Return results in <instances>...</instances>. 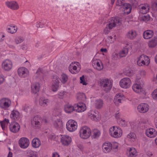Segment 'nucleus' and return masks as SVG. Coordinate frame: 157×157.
Listing matches in <instances>:
<instances>
[{
	"label": "nucleus",
	"instance_id": "1",
	"mask_svg": "<svg viewBox=\"0 0 157 157\" xmlns=\"http://www.w3.org/2000/svg\"><path fill=\"white\" fill-rule=\"evenodd\" d=\"M99 85L102 90L106 93L109 92L112 87L111 81L108 78H101L99 81Z\"/></svg>",
	"mask_w": 157,
	"mask_h": 157
},
{
	"label": "nucleus",
	"instance_id": "2",
	"mask_svg": "<svg viewBox=\"0 0 157 157\" xmlns=\"http://www.w3.org/2000/svg\"><path fill=\"white\" fill-rule=\"evenodd\" d=\"M110 135L114 138H118L121 137L122 134V131L119 127L113 126L109 130Z\"/></svg>",
	"mask_w": 157,
	"mask_h": 157
},
{
	"label": "nucleus",
	"instance_id": "3",
	"mask_svg": "<svg viewBox=\"0 0 157 157\" xmlns=\"http://www.w3.org/2000/svg\"><path fill=\"white\" fill-rule=\"evenodd\" d=\"M79 132L80 137L82 139H84L89 138L91 134L90 129L87 126L81 128Z\"/></svg>",
	"mask_w": 157,
	"mask_h": 157
},
{
	"label": "nucleus",
	"instance_id": "4",
	"mask_svg": "<svg viewBox=\"0 0 157 157\" xmlns=\"http://www.w3.org/2000/svg\"><path fill=\"white\" fill-rule=\"evenodd\" d=\"M121 21L118 17H112L110 19L109 23L107 25L106 28H108L109 29H111L117 25H120L121 24Z\"/></svg>",
	"mask_w": 157,
	"mask_h": 157
},
{
	"label": "nucleus",
	"instance_id": "5",
	"mask_svg": "<svg viewBox=\"0 0 157 157\" xmlns=\"http://www.w3.org/2000/svg\"><path fill=\"white\" fill-rule=\"evenodd\" d=\"M77 127V122L73 120H70L68 121L66 124V128L67 130L70 132L75 131Z\"/></svg>",
	"mask_w": 157,
	"mask_h": 157
},
{
	"label": "nucleus",
	"instance_id": "6",
	"mask_svg": "<svg viewBox=\"0 0 157 157\" xmlns=\"http://www.w3.org/2000/svg\"><path fill=\"white\" fill-rule=\"evenodd\" d=\"M120 85L122 88L127 89L129 88L131 84V81L128 78H124L120 82Z\"/></svg>",
	"mask_w": 157,
	"mask_h": 157
},
{
	"label": "nucleus",
	"instance_id": "7",
	"mask_svg": "<svg viewBox=\"0 0 157 157\" xmlns=\"http://www.w3.org/2000/svg\"><path fill=\"white\" fill-rule=\"evenodd\" d=\"M60 78L57 75L53 76L52 78V89L54 92L56 91L59 87V83Z\"/></svg>",
	"mask_w": 157,
	"mask_h": 157
},
{
	"label": "nucleus",
	"instance_id": "8",
	"mask_svg": "<svg viewBox=\"0 0 157 157\" xmlns=\"http://www.w3.org/2000/svg\"><path fill=\"white\" fill-rule=\"evenodd\" d=\"M11 101L7 98H3L0 100V107L1 108L6 109L11 105Z\"/></svg>",
	"mask_w": 157,
	"mask_h": 157
},
{
	"label": "nucleus",
	"instance_id": "9",
	"mask_svg": "<svg viewBox=\"0 0 157 157\" xmlns=\"http://www.w3.org/2000/svg\"><path fill=\"white\" fill-rule=\"evenodd\" d=\"M9 127L10 131L14 133L17 132L19 131L20 128L19 124L16 122H11L10 124Z\"/></svg>",
	"mask_w": 157,
	"mask_h": 157
},
{
	"label": "nucleus",
	"instance_id": "10",
	"mask_svg": "<svg viewBox=\"0 0 157 157\" xmlns=\"http://www.w3.org/2000/svg\"><path fill=\"white\" fill-rule=\"evenodd\" d=\"M60 141L62 144L65 146H68L71 141V138L68 135H61Z\"/></svg>",
	"mask_w": 157,
	"mask_h": 157
},
{
	"label": "nucleus",
	"instance_id": "11",
	"mask_svg": "<svg viewBox=\"0 0 157 157\" xmlns=\"http://www.w3.org/2000/svg\"><path fill=\"white\" fill-rule=\"evenodd\" d=\"M42 119L38 116H34L31 120L32 125L34 127H38L40 125L41 123Z\"/></svg>",
	"mask_w": 157,
	"mask_h": 157
},
{
	"label": "nucleus",
	"instance_id": "12",
	"mask_svg": "<svg viewBox=\"0 0 157 157\" xmlns=\"http://www.w3.org/2000/svg\"><path fill=\"white\" fill-rule=\"evenodd\" d=\"M5 3L7 7L12 10H16L19 8V6L16 1H7Z\"/></svg>",
	"mask_w": 157,
	"mask_h": 157
},
{
	"label": "nucleus",
	"instance_id": "13",
	"mask_svg": "<svg viewBox=\"0 0 157 157\" xmlns=\"http://www.w3.org/2000/svg\"><path fill=\"white\" fill-rule=\"evenodd\" d=\"M17 72L19 76L22 78H25L27 76L29 73L28 70L24 67L19 68Z\"/></svg>",
	"mask_w": 157,
	"mask_h": 157
},
{
	"label": "nucleus",
	"instance_id": "14",
	"mask_svg": "<svg viewBox=\"0 0 157 157\" xmlns=\"http://www.w3.org/2000/svg\"><path fill=\"white\" fill-rule=\"evenodd\" d=\"M19 144L21 148H27L29 145V140L28 139L26 138L22 137L19 140Z\"/></svg>",
	"mask_w": 157,
	"mask_h": 157
},
{
	"label": "nucleus",
	"instance_id": "15",
	"mask_svg": "<svg viewBox=\"0 0 157 157\" xmlns=\"http://www.w3.org/2000/svg\"><path fill=\"white\" fill-rule=\"evenodd\" d=\"M2 65V67L5 71H9L12 68V63L10 60L6 59L3 62Z\"/></svg>",
	"mask_w": 157,
	"mask_h": 157
},
{
	"label": "nucleus",
	"instance_id": "16",
	"mask_svg": "<svg viewBox=\"0 0 157 157\" xmlns=\"http://www.w3.org/2000/svg\"><path fill=\"white\" fill-rule=\"evenodd\" d=\"M149 109L148 105L147 104L145 103L140 104L137 107V109L139 112L143 113L147 112Z\"/></svg>",
	"mask_w": 157,
	"mask_h": 157
},
{
	"label": "nucleus",
	"instance_id": "17",
	"mask_svg": "<svg viewBox=\"0 0 157 157\" xmlns=\"http://www.w3.org/2000/svg\"><path fill=\"white\" fill-rule=\"evenodd\" d=\"M138 8L140 10V12L143 14L147 13L149 10L148 5L147 4H141L139 6Z\"/></svg>",
	"mask_w": 157,
	"mask_h": 157
},
{
	"label": "nucleus",
	"instance_id": "18",
	"mask_svg": "<svg viewBox=\"0 0 157 157\" xmlns=\"http://www.w3.org/2000/svg\"><path fill=\"white\" fill-rule=\"evenodd\" d=\"M145 133L147 136L150 138L154 137L157 135L156 131L153 128H150L147 130Z\"/></svg>",
	"mask_w": 157,
	"mask_h": 157
},
{
	"label": "nucleus",
	"instance_id": "19",
	"mask_svg": "<svg viewBox=\"0 0 157 157\" xmlns=\"http://www.w3.org/2000/svg\"><path fill=\"white\" fill-rule=\"evenodd\" d=\"M112 144L109 142L104 143L102 146L103 150L105 153L110 152L112 150Z\"/></svg>",
	"mask_w": 157,
	"mask_h": 157
},
{
	"label": "nucleus",
	"instance_id": "20",
	"mask_svg": "<svg viewBox=\"0 0 157 157\" xmlns=\"http://www.w3.org/2000/svg\"><path fill=\"white\" fill-rule=\"evenodd\" d=\"M75 106H76V108H75V110L78 112H83L86 109L85 104L82 102L75 105Z\"/></svg>",
	"mask_w": 157,
	"mask_h": 157
},
{
	"label": "nucleus",
	"instance_id": "21",
	"mask_svg": "<svg viewBox=\"0 0 157 157\" xmlns=\"http://www.w3.org/2000/svg\"><path fill=\"white\" fill-rule=\"evenodd\" d=\"M154 34V32L152 30H148L145 31L144 32L143 36L145 39H148L153 36Z\"/></svg>",
	"mask_w": 157,
	"mask_h": 157
},
{
	"label": "nucleus",
	"instance_id": "22",
	"mask_svg": "<svg viewBox=\"0 0 157 157\" xmlns=\"http://www.w3.org/2000/svg\"><path fill=\"white\" fill-rule=\"evenodd\" d=\"M40 87V84L38 82L33 83L31 86L32 92L34 94H36L39 91Z\"/></svg>",
	"mask_w": 157,
	"mask_h": 157
},
{
	"label": "nucleus",
	"instance_id": "23",
	"mask_svg": "<svg viewBox=\"0 0 157 157\" xmlns=\"http://www.w3.org/2000/svg\"><path fill=\"white\" fill-rule=\"evenodd\" d=\"M137 33L136 31L132 30L129 31L126 35V37L131 40L135 38L137 36Z\"/></svg>",
	"mask_w": 157,
	"mask_h": 157
},
{
	"label": "nucleus",
	"instance_id": "24",
	"mask_svg": "<svg viewBox=\"0 0 157 157\" xmlns=\"http://www.w3.org/2000/svg\"><path fill=\"white\" fill-rule=\"evenodd\" d=\"M50 101L48 99L44 98H41L39 100V104L40 105L43 107H46L48 105Z\"/></svg>",
	"mask_w": 157,
	"mask_h": 157
},
{
	"label": "nucleus",
	"instance_id": "25",
	"mask_svg": "<svg viewBox=\"0 0 157 157\" xmlns=\"http://www.w3.org/2000/svg\"><path fill=\"white\" fill-rule=\"evenodd\" d=\"M75 108H76V106H73L69 104L66 105L64 106L65 111L67 113H71L75 110Z\"/></svg>",
	"mask_w": 157,
	"mask_h": 157
},
{
	"label": "nucleus",
	"instance_id": "26",
	"mask_svg": "<svg viewBox=\"0 0 157 157\" xmlns=\"http://www.w3.org/2000/svg\"><path fill=\"white\" fill-rule=\"evenodd\" d=\"M89 117L91 119L97 122L98 120V112L97 110H94L89 115Z\"/></svg>",
	"mask_w": 157,
	"mask_h": 157
},
{
	"label": "nucleus",
	"instance_id": "27",
	"mask_svg": "<svg viewBox=\"0 0 157 157\" xmlns=\"http://www.w3.org/2000/svg\"><path fill=\"white\" fill-rule=\"evenodd\" d=\"M132 88L133 90L137 93H140L143 90V89L141 88L140 85L137 84H134Z\"/></svg>",
	"mask_w": 157,
	"mask_h": 157
},
{
	"label": "nucleus",
	"instance_id": "28",
	"mask_svg": "<svg viewBox=\"0 0 157 157\" xmlns=\"http://www.w3.org/2000/svg\"><path fill=\"white\" fill-rule=\"evenodd\" d=\"M11 119L15 120H18L20 118L19 113L16 111H13L11 112L10 115Z\"/></svg>",
	"mask_w": 157,
	"mask_h": 157
},
{
	"label": "nucleus",
	"instance_id": "29",
	"mask_svg": "<svg viewBox=\"0 0 157 157\" xmlns=\"http://www.w3.org/2000/svg\"><path fill=\"white\" fill-rule=\"evenodd\" d=\"M54 126L57 129L62 128L63 126L62 121L60 119L56 120L54 122Z\"/></svg>",
	"mask_w": 157,
	"mask_h": 157
},
{
	"label": "nucleus",
	"instance_id": "30",
	"mask_svg": "<svg viewBox=\"0 0 157 157\" xmlns=\"http://www.w3.org/2000/svg\"><path fill=\"white\" fill-rule=\"evenodd\" d=\"M148 46L150 48H154L157 45V38L154 37L149 41Z\"/></svg>",
	"mask_w": 157,
	"mask_h": 157
},
{
	"label": "nucleus",
	"instance_id": "31",
	"mask_svg": "<svg viewBox=\"0 0 157 157\" xmlns=\"http://www.w3.org/2000/svg\"><path fill=\"white\" fill-rule=\"evenodd\" d=\"M32 144L33 147L35 148H37L40 145L41 142L38 138H36L33 139Z\"/></svg>",
	"mask_w": 157,
	"mask_h": 157
},
{
	"label": "nucleus",
	"instance_id": "32",
	"mask_svg": "<svg viewBox=\"0 0 157 157\" xmlns=\"http://www.w3.org/2000/svg\"><path fill=\"white\" fill-rule=\"evenodd\" d=\"M137 155V153L136 149L133 148H130L129 152V157H136Z\"/></svg>",
	"mask_w": 157,
	"mask_h": 157
},
{
	"label": "nucleus",
	"instance_id": "33",
	"mask_svg": "<svg viewBox=\"0 0 157 157\" xmlns=\"http://www.w3.org/2000/svg\"><path fill=\"white\" fill-rule=\"evenodd\" d=\"M92 65L94 69L98 70V56L96 55L93 58L92 62Z\"/></svg>",
	"mask_w": 157,
	"mask_h": 157
},
{
	"label": "nucleus",
	"instance_id": "34",
	"mask_svg": "<svg viewBox=\"0 0 157 157\" xmlns=\"http://www.w3.org/2000/svg\"><path fill=\"white\" fill-rule=\"evenodd\" d=\"M128 52V49L127 48H124L122 50L120 51L119 54L121 57L126 56Z\"/></svg>",
	"mask_w": 157,
	"mask_h": 157
},
{
	"label": "nucleus",
	"instance_id": "35",
	"mask_svg": "<svg viewBox=\"0 0 157 157\" xmlns=\"http://www.w3.org/2000/svg\"><path fill=\"white\" fill-rule=\"evenodd\" d=\"M77 98L78 100L84 101L86 99V96L84 94L80 93L77 94Z\"/></svg>",
	"mask_w": 157,
	"mask_h": 157
},
{
	"label": "nucleus",
	"instance_id": "36",
	"mask_svg": "<svg viewBox=\"0 0 157 157\" xmlns=\"http://www.w3.org/2000/svg\"><path fill=\"white\" fill-rule=\"evenodd\" d=\"M9 121V119H5L3 121H0L1 126L3 130L5 128L6 126L7 125Z\"/></svg>",
	"mask_w": 157,
	"mask_h": 157
},
{
	"label": "nucleus",
	"instance_id": "37",
	"mask_svg": "<svg viewBox=\"0 0 157 157\" xmlns=\"http://www.w3.org/2000/svg\"><path fill=\"white\" fill-rule=\"evenodd\" d=\"M140 57L142 58L143 61L147 63V65H148L150 63V59L147 56L142 55L140 56Z\"/></svg>",
	"mask_w": 157,
	"mask_h": 157
},
{
	"label": "nucleus",
	"instance_id": "38",
	"mask_svg": "<svg viewBox=\"0 0 157 157\" xmlns=\"http://www.w3.org/2000/svg\"><path fill=\"white\" fill-rule=\"evenodd\" d=\"M151 8L153 10L157 11V0L151 1Z\"/></svg>",
	"mask_w": 157,
	"mask_h": 157
},
{
	"label": "nucleus",
	"instance_id": "39",
	"mask_svg": "<svg viewBox=\"0 0 157 157\" xmlns=\"http://www.w3.org/2000/svg\"><path fill=\"white\" fill-rule=\"evenodd\" d=\"M9 28H8V32L11 33H15L17 31V29L15 28V26L10 25L9 26Z\"/></svg>",
	"mask_w": 157,
	"mask_h": 157
},
{
	"label": "nucleus",
	"instance_id": "40",
	"mask_svg": "<svg viewBox=\"0 0 157 157\" xmlns=\"http://www.w3.org/2000/svg\"><path fill=\"white\" fill-rule=\"evenodd\" d=\"M128 138L131 139L133 141L135 140L136 139V136L135 134L133 132L129 133L127 136Z\"/></svg>",
	"mask_w": 157,
	"mask_h": 157
},
{
	"label": "nucleus",
	"instance_id": "41",
	"mask_svg": "<svg viewBox=\"0 0 157 157\" xmlns=\"http://www.w3.org/2000/svg\"><path fill=\"white\" fill-rule=\"evenodd\" d=\"M137 63L138 65L140 66H143L144 65H147V63L143 61L140 56L138 58Z\"/></svg>",
	"mask_w": 157,
	"mask_h": 157
},
{
	"label": "nucleus",
	"instance_id": "42",
	"mask_svg": "<svg viewBox=\"0 0 157 157\" xmlns=\"http://www.w3.org/2000/svg\"><path fill=\"white\" fill-rule=\"evenodd\" d=\"M61 82L63 83L66 82L68 79V76L65 74H62L61 75Z\"/></svg>",
	"mask_w": 157,
	"mask_h": 157
},
{
	"label": "nucleus",
	"instance_id": "43",
	"mask_svg": "<svg viewBox=\"0 0 157 157\" xmlns=\"http://www.w3.org/2000/svg\"><path fill=\"white\" fill-rule=\"evenodd\" d=\"M28 157H37L36 153L34 151H29L28 153Z\"/></svg>",
	"mask_w": 157,
	"mask_h": 157
},
{
	"label": "nucleus",
	"instance_id": "44",
	"mask_svg": "<svg viewBox=\"0 0 157 157\" xmlns=\"http://www.w3.org/2000/svg\"><path fill=\"white\" fill-rule=\"evenodd\" d=\"M24 40L23 37H17L15 39V42L17 44H18L22 42Z\"/></svg>",
	"mask_w": 157,
	"mask_h": 157
},
{
	"label": "nucleus",
	"instance_id": "45",
	"mask_svg": "<svg viewBox=\"0 0 157 157\" xmlns=\"http://www.w3.org/2000/svg\"><path fill=\"white\" fill-rule=\"evenodd\" d=\"M151 94L153 98L154 99L157 100V89L154 90Z\"/></svg>",
	"mask_w": 157,
	"mask_h": 157
},
{
	"label": "nucleus",
	"instance_id": "46",
	"mask_svg": "<svg viewBox=\"0 0 157 157\" xmlns=\"http://www.w3.org/2000/svg\"><path fill=\"white\" fill-rule=\"evenodd\" d=\"M80 83L84 85H86L87 84V83L85 81L84 76L83 75L80 77Z\"/></svg>",
	"mask_w": 157,
	"mask_h": 157
},
{
	"label": "nucleus",
	"instance_id": "47",
	"mask_svg": "<svg viewBox=\"0 0 157 157\" xmlns=\"http://www.w3.org/2000/svg\"><path fill=\"white\" fill-rule=\"evenodd\" d=\"M93 135L92 136V137L93 138H96L98 137V130L97 129H94L93 131Z\"/></svg>",
	"mask_w": 157,
	"mask_h": 157
},
{
	"label": "nucleus",
	"instance_id": "48",
	"mask_svg": "<svg viewBox=\"0 0 157 157\" xmlns=\"http://www.w3.org/2000/svg\"><path fill=\"white\" fill-rule=\"evenodd\" d=\"M125 75L128 76H130L133 74V71L131 70H129L125 72Z\"/></svg>",
	"mask_w": 157,
	"mask_h": 157
},
{
	"label": "nucleus",
	"instance_id": "49",
	"mask_svg": "<svg viewBox=\"0 0 157 157\" xmlns=\"http://www.w3.org/2000/svg\"><path fill=\"white\" fill-rule=\"evenodd\" d=\"M123 95L121 94H119L116 95L114 98L121 99V100H123Z\"/></svg>",
	"mask_w": 157,
	"mask_h": 157
},
{
	"label": "nucleus",
	"instance_id": "50",
	"mask_svg": "<svg viewBox=\"0 0 157 157\" xmlns=\"http://www.w3.org/2000/svg\"><path fill=\"white\" fill-rule=\"evenodd\" d=\"M123 7L124 10H126L128 9L129 8H131V5L129 4L125 3L123 5Z\"/></svg>",
	"mask_w": 157,
	"mask_h": 157
},
{
	"label": "nucleus",
	"instance_id": "51",
	"mask_svg": "<svg viewBox=\"0 0 157 157\" xmlns=\"http://www.w3.org/2000/svg\"><path fill=\"white\" fill-rule=\"evenodd\" d=\"M122 100H121V99H117L114 98L113 101L115 104L116 105H118L120 103H121V101Z\"/></svg>",
	"mask_w": 157,
	"mask_h": 157
},
{
	"label": "nucleus",
	"instance_id": "52",
	"mask_svg": "<svg viewBox=\"0 0 157 157\" xmlns=\"http://www.w3.org/2000/svg\"><path fill=\"white\" fill-rule=\"evenodd\" d=\"M132 10V7L131 8H129L128 9H126V10H124V14H128L130 13L131 12Z\"/></svg>",
	"mask_w": 157,
	"mask_h": 157
},
{
	"label": "nucleus",
	"instance_id": "53",
	"mask_svg": "<svg viewBox=\"0 0 157 157\" xmlns=\"http://www.w3.org/2000/svg\"><path fill=\"white\" fill-rule=\"evenodd\" d=\"M103 102L102 100H99V109L102 108L103 106Z\"/></svg>",
	"mask_w": 157,
	"mask_h": 157
},
{
	"label": "nucleus",
	"instance_id": "54",
	"mask_svg": "<svg viewBox=\"0 0 157 157\" xmlns=\"http://www.w3.org/2000/svg\"><path fill=\"white\" fill-rule=\"evenodd\" d=\"M124 0H117L116 4L117 6H121L122 3L124 2Z\"/></svg>",
	"mask_w": 157,
	"mask_h": 157
},
{
	"label": "nucleus",
	"instance_id": "55",
	"mask_svg": "<svg viewBox=\"0 0 157 157\" xmlns=\"http://www.w3.org/2000/svg\"><path fill=\"white\" fill-rule=\"evenodd\" d=\"M5 36L3 33H0V41L1 42L4 40Z\"/></svg>",
	"mask_w": 157,
	"mask_h": 157
},
{
	"label": "nucleus",
	"instance_id": "56",
	"mask_svg": "<svg viewBox=\"0 0 157 157\" xmlns=\"http://www.w3.org/2000/svg\"><path fill=\"white\" fill-rule=\"evenodd\" d=\"M103 68V66L102 63L101 61L100 63L99 62V70H102Z\"/></svg>",
	"mask_w": 157,
	"mask_h": 157
},
{
	"label": "nucleus",
	"instance_id": "57",
	"mask_svg": "<svg viewBox=\"0 0 157 157\" xmlns=\"http://www.w3.org/2000/svg\"><path fill=\"white\" fill-rule=\"evenodd\" d=\"M23 109L26 112H28V111L30 110V108L28 106H25Z\"/></svg>",
	"mask_w": 157,
	"mask_h": 157
},
{
	"label": "nucleus",
	"instance_id": "58",
	"mask_svg": "<svg viewBox=\"0 0 157 157\" xmlns=\"http://www.w3.org/2000/svg\"><path fill=\"white\" fill-rule=\"evenodd\" d=\"M119 124L121 125H125V121L124 120H122V119L119 122Z\"/></svg>",
	"mask_w": 157,
	"mask_h": 157
},
{
	"label": "nucleus",
	"instance_id": "59",
	"mask_svg": "<svg viewBox=\"0 0 157 157\" xmlns=\"http://www.w3.org/2000/svg\"><path fill=\"white\" fill-rule=\"evenodd\" d=\"M65 92L64 91L60 92L59 94V95L61 97H62L65 94Z\"/></svg>",
	"mask_w": 157,
	"mask_h": 157
},
{
	"label": "nucleus",
	"instance_id": "60",
	"mask_svg": "<svg viewBox=\"0 0 157 157\" xmlns=\"http://www.w3.org/2000/svg\"><path fill=\"white\" fill-rule=\"evenodd\" d=\"M52 157H59V155L56 152L53 154Z\"/></svg>",
	"mask_w": 157,
	"mask_h": 157
},
{
	"label": "nucleus",
	"instance_id": "61",
	"mask_svg": "<svg viewBox=\"0 0 157 157\" xmlns=\"http://www.w3.org/2000/svg\"><path fill=\"white\" fill-rule=\"evenodd\" d=\"M42 70L40 69H39L36 71V74L38 75H40L42 73Z\"/></svg>",
	"mask_w": 157,
	"mask_h": 157
},
{
	"label": "nucleus",
	"instance_id": "62",
	"mask_svg": "<svg viewBox=\"0 0 157 157\" xmlns=\"http://www.w3.org/2000/svg\"><path fill=\"white\" fill-rule=\"evenodd\" d=\"M100 51H101V52H104L106 53L107 52V49L105 48H101V49Z\"/></svg>",
	"mask_w": 157,
	"mask_h": 157
},
{
	"label": "nucleus",
	"instance_id": "63",
	"mask_svg": "<svg viewBox=\"0 0 157 157\" xmlns=\"http://www.w3.org/2000/svg\"><path fill=\"white\" fill-rule=\"evenodd\" d=\"M148 18L149 17H148V16H144L143 17V20L144 21H147L148 20Z\"/></svg>",
	"mask_w": 157,
	"mask_h": 157
},
{
	"label": "nucleus",
	"instance_id": "64",
	"mask_svg": "<svg viewBox=\"0 0 157 157\" xmlns=\"http://www.w3.org/2000/svg\"><path fill=\"white\" fill-rule=\"evenodd\" d=\"M21 47L22 49L23 50H26L27 49V47L25 44H22Z\"/></svg>",
	"mask_w": 157,
	"mask_h": 157
}]
</instances>
